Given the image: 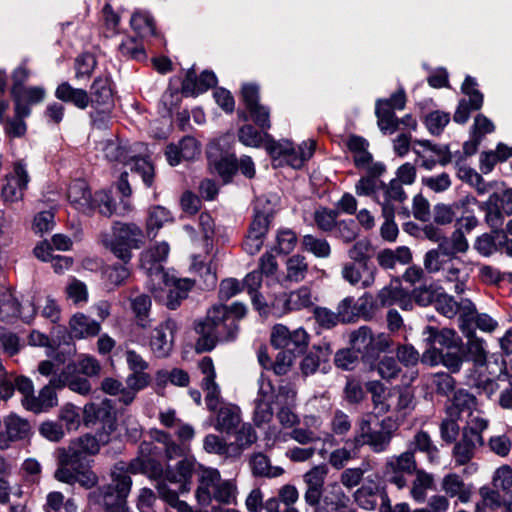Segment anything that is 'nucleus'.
I'll return each mask as SVG.
<instances>
[{
  "instance_id": "obj_17",
  "label": "nucleus",
  "mask_w": 512,
  "mask_h": 512,
  "mask_svg": "<svg viewBox=\"0 0 512 512\" xmlns=\"http://www.w3.org/2000/svg\"><path fill=\"white\" fill-rule=\"evenodd\" d=\"M177 324L172 319L160 323L151 334L150 346L157 357H166L172 350Z\"/></svg>"
},
{
  "instance_id": "obj_44",
  "label": "nucleus",
  "mask_w": 512,
  "mask_h": 512,
  "mask_svg": "<svg viewBox=\"0 0 512 512\" xmlns=\"http://www.w3.org/2000/svg\"><path fill=\"white\" fill-rule=\"evenodd\" d=\"M476 409H478L476 397L465 390H458L454 394L452 405L447 408V414L458 418L461 412L469 414Z\"/></svg>"
},
{
  "instance_id": "obj_16",
  "label": "nucleus",
  "mask_w": 512,
  "mask_h": 512,
  "mask_svg": "<svg viewBox=\"0 0 512 512\" xmlns=\"http://www.w3.org/2000/svg\"><path fill=\"white\" fill-rule=\"evenodd\" d=\"M475 204H478V200L471 195H466L450 204L438 203L433 208V220L438 225H450L457 219L458 212L466 214L468 207Z\"/></svg>"
},
{
  "instance_id": "obj_59",
  "label": "nucleus",
  "mask_w": 512,
  "mask_h": 512,
  "mask_svg": "<svg viewBox=\"0 0 512 512\" xmlns=\"http://www.w3.org/2000/svg\"><path fill=\"white\" fill-rule=\"evenodd\" d=\"M119 54L126 59L142 61L146 59V53L142 41L134 37H126L119 44Z\"/></svg>"
},
{
  "instance_id": "obj_7",
  "label": "nucleus",
  "mask_w": 512,
  "mask_h": 512,
  "mask_svg": "<svg viewBox=\"0 0 512 512\" xmlns=\"http://www.w3.org/2000/svg\"><path fill=\"white\" fill-rule=\"evenodd\" d=\"M270 342L277 349L302 354L308 347L309 335L301 327L290 331L285 325L276 324L272 328Z\"/></svg>"
},
{
  "instance_id": "obj_12",
  "label": "nucleus",
  "mask_w": 512,
  "mask_h": 512,
  "mask_svg": "<svg viewBox=\"0 0 512 512\" xmlns=\"http://www.w3.org/2000/svg\"><path fill=\"white\" fill-rule=\"evenodd\" d=\"M83 420L86 425L101 424L102 433L108 436L116 429L115 413L109 400L86 404L83 410Z\"/></svg>"
},
{
  "instance_id": "obj_57",
  "label": "nucleus",
  "mask_w": 512,
  "mask_h": 512,
  "mask_svg": "<svg viewBox=\"0 0 512 512\" xmlns=\"http://www.w3.org/2000/svg\"><path fill=\"white\" fill-rule=\"evenodd\" d=\"M20 314V304L9 289L0 291V319L10 321Z\"/></svg>"
},
{
  "instance_id": "obj_4",
  "label": "nucleus",
  "mask_w": 512,
  "mask_h": 512,
  "mask_svg": "<svg viewBox=\"0 0 512 512\" xmlns=\"http://www.w3.org/2000/svg\"><path fill=\"white\" fill-rule=\"evenodd\" d=\"M137 147H144V145L136 144L134 148L127 149L118 140H107L103 143L102 150L107 160L129 166L132 172L141 176L147 187H151L154 179V167L146 157L136 155Z\"/></svg>"
},
{
  "instance_id": "obj_26",
  "label": "nucleus",
  "mask_w": 512,
  "mask_h": 512,
  "mask_svg": "<svg viewBox=\"0 0 512 512\" xmlns=\"http://www.w3.org/2000/svg\"><path fill=\"white\" fill-rule=\"evenodd\" d=\"M92 194L86 181L78 179L71 182L67 197L70 204L78 211L90 214L92 207Z\"/></svg>"
},
{
  "instance_id": "obj_10",
  "label": "nucleus",
  "mask_w": 512,
  "mask_h": 512,
  "mask_svg": "<svg viewBox=\"0 0 512 512\" xmlns=\"http://www.w3.org/2000/svg\"><path fill=\"white\" fill-rule=\"evenodd\" d=\"M475 78L467 76L461 90L467 96L459 101L453 119L456 123L464 124L468 121L472 111L479 110L483 105V94L476 89Z\"/></svg>"
},
{
  "instance_id": "obj_34",
  "label": "nucleus",
  "mask_w": 512,
  "mask_h": 512,
  "mask_svg": "<svg viewBox=\"0 0 512 512\" xmlns=\"http://www.w3.org/2000/svg\"><path fill=\"white\" fill-rule=\"evenodd\" d=\"M298 244L296 233L290 228H279L275 233V239L270 245V250L266 256L289 255L294 251Z\"/></svg>"
},
{
  "instance_id": "obj_39",
  "label": "nucleus",
  "mask_w": 512,
  "mask_h": 512,
  "mask_svg": "<svg viewBox=\"0 0 512 512\" xmlns=\"http://www.w3.org/2000/svg\"><path fill=\"white\" fill-rule=\"evenodd\" d=\"M382 495L387 493L376 485H363L353 494L357 505L365 510H374L378 506V499L382 503Z\"/></svg>"
},
{
  "instance_id": "obj_11",
  "label": "nucleus",
  "mask_w": 512,
  "mask_h": 512,
  "mask_svg": "<svg viewBox=\"0 0 512 512\" xmlns=\"http://www.w3.org/2000/svg\"><path fill=\"white\" fill-rule=\"evenodd\" d=\"M242 100L250 118L261 130L271 127L270 110L259 103V87L254 84H245L241 90Z\"/></svg>"
},
{
  "instance_id": "obj_62",
  "label": "nucleus",
  "mask_w": 512,
  "mask_h": 512,
  "mask_svg": "<svg viewBox=\"0 0 512 512\" xmlns=\"http://www.w3.org/2000/svg\"><path fill=\"white\" fill-rule=\"evenodd\" d=\"M384 182L373 176H364L355 185L356 194L359 196H371L376 202V196H381Z\"/></svg>"
},
{
  "instance_id": "obj_5",
  "label": "nucleus",
  "mask_w": 512,
  "mask_h": 512,
  "mask_svg": "<svg viewBox=\"0 0 512 512\" xmlns=\"http://www.w3.org/2000/svg\"><path fill=\"white\" fill-rule=\"evenodd\" d=\"M114 239L107 234L100 236V242L110 252L117 254L127 249H138L143 245V231L133 223H117L113 226Z\"/></svg>"
},
{
  "instance_id": "obj_60",
  "label": "nucleus",
  "mask_w": 512,
  "mask_h": 512,
  "mask_svg": "<svg viewBox=\"0 0 512 512\" xmlns=\"http://www.w3.org/2000/svg\"><path fill=\"white\" fill-rule=\"evenodd\" d=\"M411 445L414 450L425 453L430 462H435L438 459V448L427 432L418 431L414 435Z\"/></svg>"
},
{
  "instance_id": "obj_25",
  "label": "nucleus",
  "mask_w": 512,
  "mask_h": 512,
  "mask_svg": "<svg viewBox=\"0 0 512 512\" xmlns=\"http://www.w3.org/2000/svg\"><path fill=\"white\" fill-rule=\"evenodd\" d=\"M121 208L117 210L115 201L109 191L100 190L92 196L91 213L97 210L101 215L110 217L113 214L125 215L132 210V205L129 200L122 199Z\"/></svg>"
},
{
  "instance_id": "obj_14",
  "label": "nucleus",
  "mask_w": 512,
  "mask_h": 512,
  "mask_svg": "<svg viewBox=\"0 0 512 512\" xmlns=\"http://www.w3.org/2000/svg\"><path fill=\"white\" fill-rule=\"evenodd\" d=\"M277 198L260 196L256 199L254 217L248 232L265 237L276 212Z\"/></svg>"
},
{
  "instance_id": "obj_45",
  "label": "nucleus",
  "mask_w": 512,
  "mask_h": 512,
  "mask_svg": "<svg viewBox=\"0 0 512 512\" xmlns=\"http://www.w3.org/2000/svg\"><path fill=\"white\" fill-rule=\"evenodd\" d=\"M314 349L316 351H311L307 354L300 364V369L304 376L314 374L319 369L320 363L322 361H327L328 357L332 353L330 345H325L323 347L317 346L314 347Z\"/></svg>"
},
{
  "instance_id": "obj_2",
  "label": "nucleus",
  "mask_w": 512,
  "mask_h": 512,
  "mask_svg": "<svg viewBox=\"0 0 512 512\" xmlns=\"http://www.w3.org/2000/svg\"><path fill=\"white\" fill-rule=\"evenodd\" d=\"M132 479L124 467L115 465L109 484L89 494L90 502L100 505L104 512H128L127 497L131 491Z\"/></svg>"
},
{
  "instance_id": "obj_56",
  "label": "nucleus",
  "mask_w": 512,
  "mask_h": 512,
  "mask_svg": "<svg viewBox=\"0 0 512 512\" xmlns=\"http://www.w3.org/2000/svg\"><path fill=\"white\" fill-rule=\"evenodd\" d=\"M440 248L446 256L456 253H465L468 250L469 244L461 229H455L449 239L444 238L440 243Z\"/></svg>"
},
{
  "instance_id": "obj_31",
  "label": "nucleus",
  "mask_w": 512,
  "mask_h": 512,
  "mask_svg": "<svg viewBox=\"0 0 512 512\" xmlns=\"http://www.w3.org/2000/svg\"><path fill=\"white\" fill-rule=\"evenodd\" d=\"M55 97L60 101L71 103L82 110L86 109L90 104L88 92L80 88H74L68 82H62L57 86Z\"/></svg>"
},
{
  "instance_id": "obj_42",
  "label": "nucleus",
  "mask_w": 512,
  "mask_h": 512,
  "mask_svg": "<svg viewBox=\"0 0 512 512\" xmlns=\"http://www.w3.org/2000/svg\"><path fill=\"white\" fill-rule=\"evenodd\" d=\"M174 217L170 210L161 205H153L148 208L146 219L147 234H155L167 223L173 222Z\"/></svg>"
},
{
  "instance_id": "obj_18",
  "label": "nucleus",
  "mask_w": 512,
  "mask_h": 512,
  "mask_svg": "<svg viewBox=\"0 0 512 512\" xmlns=\"http://www.w3.org/2000/svg\"><path fill=\"white\" fill-rule=\"evenodd\" d=\"M5 431L0 433V448L9 447L10 442L22 441L31 435L32 427L28 420L16 414L4 418Z\"/></svg>"
},
{
  "instance_id": "obj_6",
  "label": "nucleus",
  "mask_w": 512,
  "mask_h": 512,
  "mask_svg": "<svg viewBox=\"0 0 512 512\" xmlns=\"http://www.w3.org/2000/svg\"><path fill=\"white\" fill-rule=\"evenodd\" d=\"M266 149L273 157H283L291 167L299 169L312 157L315 142L308 140L294 147L293 144L287 140L279 142L269 140L266 144Z\"/></svg>"
},
{
  "instance_id": "obj_36",
  "label": "nucleus",
  "mask_w": 512,
  "mask_h": 512,
  "mask_svg": "<svg viewBox=\"0 0 512 512\" xmlns=\"http://www.w3.org/2000/svg\"><path fill=\"white\" fill-rule=\"evenodd\" d=\"M367 391L371 394L374 411L378 415H383L392 410L390 402L392 393L386 391V387L380 381H369L366 384Z\"/></svg>"
},
{
  "instance_id": "obj_41",
  "label": "nucleus",
  "mask_w": 512,
  "mask_h": 512,
  "mask_svg": "<svg viewBox=\"0 0 512 512\" xmlns=\"http://www.w3.org/2000/svg\"><path fill=\"white\" fill-rule=\"evenodd\" d=\"M90 104L96 107L109 106L112 103V89L107 76L97 77L91 86Z\"/></svg>"
},
{
  "instance_id": "obj_64",
  "label": "nucleus",
  "mask_w": 512,
  "mask_h": 512,
  "mask_svg": "<svg viewBox=\"0 0 512 512\" xmlns=\"http://www.w3.org/2000/svg\"><path fill=\"white\" fill-rule=\"evenodd\" d=\"M163 258H142L141 268L144 269L147 275L152 281H156L158 284L164 283L169 285L170 277L164 271V267L161 263Z\"/></svg>"
},
{
  "instance_id": "obj_40",
  "label": "nucleus",
  "mask_w": 512,
  "mask_h": 512,
  "mask_svg": "<svg viewBox=\"0 0 512 512\" xmlns=\"http://www.w3.org/2000/svg\"><path fill=\"white\" fill-rule=\"evenodd\" d=\"M72 334L76 338L92 337L99 334L101 325L99 322L84 314H75L69 322Z\"/></svg>"
},
{
  "instance_id": "obj_9",
  "label": "nucleus",
  "mask_w": 512,
  "mask_h": 512,
  "mask_svg": "<svg viewBox=\"0 0 512 512\" xmlns=\"http://www.w3.org/2000/svg\"><path fill=\"white\" fill-rule=\"evenodd\" d=\"M413 152L421 159V166L427 170H432L437 163L445 166L452 160L447 146L433 144L429 140H415Z\"/></svg>"
},
{
  "instance_id": "obj_19",
  "label": "nucleus",
  "mask_w": 512,
  "mask_h": 512,
  "mask_svg": "<svg viewBox=\"0 0 512 512\" xmlns=\"http://www.w3.org/2000/svg\"><path fill=\"white\" fill-rule=\"evenodd\" d=\"M11 93L15 102V111L18 115H30L31 105L42 102L46 95L43 87H24L23 85H13Z\"/></svg>"
},
{
  "instance_id": "obj_38",
  "label": "nucleus",
  "mask_w": 512,
  "mask_h": 512,
  "mask_svg": "<svg viewBox=\"0 0 512 512\" xmlns=\"http://www.w3.org/2000/svg\"><path fill=\"white\" fill-rule=\"evenodd\" d=\"M56 388L59 387L53 385L51 379L49 384L40 390L38 396L27 398V409L39 413L57 405Z\"/></svg>"
},
{
  "instance_id": "obj_21",
  "label": "nucleus",
  "mask_w": 512,
  "mask_h": 512,
  "mask_svg": "<svg viewBox=\"0 0 512 512\" xmlns=\"http://www.w3.org/2000/svg\"><path fill=\"white\" fill-rule=\"evenodd\" d=\"M210 169L224 180L229 179L237 170V158L234 154H221L219 143L212 142L207 149Z\"/></svg>"
},
{
  "instance_id": "obj_61",
  "label": "nucleus",
  "mask_w": 512,
  "mask_h": 512,
  "mask_svg": "<svg viewBox=\"0 0 512 512\" xmlns=\"http://www.w3.org/2000/svg\"><path fill=\"white\" fill-rule=\"evenodd\" d=\"M262 131L260 132L254 126L246 124L238 130V139L245 146L257 148L261 146L264 140L270 138V135L265 132L266 130Z\"/></svg>"
},
{
  "instance_id": "obj_33",
  "label": "nucleus",
  "mask_w": 512,
  "mask_h": 512,
  "mask_svg": "<svg viewBox=\"0 0 512 512\" xmlns=\"http://www.w3.org/2000/svg\"><path fill=\"white\" fill-rule=\"evenodd\" d=\"M235 442H230L231 459H239L243 451L257 441V433L249 423H244L235 431Z\"/></svg>"
},
{
  "instance_id": "obj_8",
  "label": "nucleus",
  "mask_w": 512,
  "mask_h": 512,
  "mask_svg": "<svg viewBox=\"0 0 512 512\" xmlns=\"http://www.w3.org/2000/svg\"><path fill=\"white\" fill-rule=\"evenodd\" d=\"M29 182L30 176L27 164L22 159L15 161L12 171L5 177V184L1 190L3 200L11 203L22 200Z\"/></svg>"
},
{
  "instance_id": "obj_23",
  "label": "nucleus",
  "mask_w": 512,
  "mask_h": 512,
  "mask_svg": "<svg viewBox=\"0 0 512 512\" xmlns=\"http://www.w3.org/2000/svg\"><path fill=\"white\" fill-rule=\"evenodd\" d=\"M312 304V294L307 287H301L289 294L282 293L273 302L274 308L278 309L281 313L307 308Z\"/></svg>"
},
{
  "instance_id": "obj_3",
  "label": "nucleus",
  "mask_w": 512,
  "mask_h": 512,
  "mask_svg": "<svg viewBox=\"0 0 512 512\" xmlns=\"http://www.w3.org/2000/svg\"><path fill=\"white\" fill-rule=\"evenodd\" d=\"M463 334L467 338V358L472 361V368H470L467 374V384L482 390L487 395H491L496 391L497 384L484 371L487 362L484 341L476 336L474 330H469Z\"/></svg>"
},
{
  "instance_id": "obj_43",
  "label": "nucleus",
  "mask_w": 512,
  "mask_h": 512,
  "mask_svg": "<svg viewBox=\"0 0 512 512\" xmlns=\"http://www.w3.org/2000/svg\"><path fill=\"white\" fill-rule=\"evenodd\" d=\"M406 198L402 184L397 180H391L388 185L384 183L381 196H376V203L381 206V210L386 206L395 210L393 202L402 203Z\"/></svg>"
},
{
  "instance_id": "obj_29",
  "label": "nucleus",
  "mask_w": 512,
  "mask_h": 512,
  "mask_svg": "<svg viewBox=\"0 0 512 512\" xmlns=\"http://www.w3.org/2000/svg\"><path fill=\"white\" fill-rule=\"evenodd\" d=\"M441 490L447 497H457L461 503H467L472 496L470 485L465 484L462 477L456 473L445 475L441 481Z\"/></svg>"
},
{
  "instance_id": "obj_1",
  "label": "nucleus",
  "mask_w": 512,
  "mask_h": 512,
  "mask_svg": "<svg viewBox=\"0 0 512 512\" xmlns=\"http://www.w3.org/2000/svg\"><path fill=\"white\" fill-rule=\"evenodd\" d=\"M247 307L235 302L230 306L213 305L208 309L206 317L195 328L199 338L195 344L197 352H208L218 342L232 341L239 333V321L245 317Z\"/></svg>"
},
{
  "instance_id": "obj_63",
  "label": "nucleus",
  "mask_w": 512,
  "mask_h": 512,
  "mask_svg": "<svg viewBox=\"0 0 512 512\" xmlns=\"http://www.w3.org/2000/svg\"><path fill=\"white\" fill-rule=\"evenodd\" d=\"M489 421L479 409L467 415L466 425L463 428V433L472 437L483 438L482 433L488 428Z\"/></svg>"
},
{
  "instance_id": "obj_37",
  "label": "nucleus",
  "mask_w": 512,
  "mask_h": 512,
  "mask_svg": "<svg viewBox=\"0 0 512 512\" xmlns=\"http://www.w3.org/2000/svg\"><path fill=\"white\" fill-rule=\"evenodd\" d=\"M342 274L352 285L359 283L361 280H363L364 285H368L373 271L369 268L366 258H355L353 262L344 266Z\"/></svg>"
},
{
  "instance_id": "obj_50",
  "label": "nucleus",
  "mask_w": 512,
  "mask_h": 512,
  "mask_svg": "<svg viewBox=\"0 0 512 512\" xmlns=\"http://www.w3.org/2000/svg\"><path fill=\"white\" fill-rule=\"evenodd\" d=\"M434 477L432 474L424 470H417L415 472V479L412 481L410 490L411 497L416 502H424L426 499L427 491L433 489Z\"/></svg>"
},
{
  "instance_id": "obj_53",
  "label": "nucleus",
  "mask_w": 512,
  "mask_h": 512,
  "mask_svg": "<svg viewBox=\"0 0 512 512\" xmlns=\"http://www.w3.org/2000/svg\"><path fill=\"white\" fill-rule=\"evenodd\" d=\"M373 334L369 327L362 326L350 333V344L355 352L369 357Z\"/></svg>"
},
{
  "instance_id": "obj_28",
  "label": "nucleus",
  "mask_w": 512,
  "mask_h": 512,
  "mask_svg": "<svg viewBox=\"0 0 512 512\" xmlns=\"http://www.w3.org/2000/svg\"><path fill=\"white\" fill-rule=\"evenodd\" d=\"M221 481V475L217 469L202 468L199 471V486L196 497L201 505H208L212 499V492Z\"/></svg>"
},
{
  "instance_id": "obj_20",
  "label": "nucleus",
  "mask_w": 512,
  "mask_h": 512,
  "mask_svg": "<svg viewBox=\"0 0 512 512\" xmlns=\"http://www.w3.org/2000/svg\"><path fill=\"white\" fill-rule=\"evenodd\" d=\"M200 145L191 136L182 138L178 143L169 144L165 150V156L171 166L179 165L182 161L194 160L200 155Z\"/></svg>"
},
{
  "instance_id": "obj_52",
  "label": "nucleus",
  "mask_w": 512,
  "mask_h": 512,
  "mask_svg": "<svg viewBox=\"0 0 512 512\" xmlns=\"http://www.w3.org/2000/svg\"><path fill=\"white\" fill-rule=\"evenodd\" d=\"M262 391L263 388H261L258 397L255 399V410L253 414V421L258 427L270 422L273 417L271 397L262 394Z\"/></svg>"
},
{
  "instance_id": "obj_22",
  "label": "nucleus",
  "mask_w": 512,
  "mask_h": 512,
  "mask_svg": "<svg viewBox=\"0 0 512 512\" xmlns=\"http://www.w3.org/2000/svg\"><path fill=\"white\" fill-rule=\"evenodd\" d=\"M328 471L329 469L326 464H319L313 466L303 475L305 485L304 501L315 503L316 498L323 496Z\"/></svg>"
},
{
  "instance_id": "obj_32",
  "label": "nucleus",
  "mask_w": 512,
  "mask_h": 512,
  "mask_svg": "<svg viewBox=\"0 0 512 512\" xmlns=\"http://www.w3.org/2000/svg\"><path fill=\"white\" fill-rule=\"evenodd\" d=\"M484 444L483 438L472 437L462 432L461 439L453 448V458L459 466L467 464L475 455L477 446Z\"/></svg>"
},
{
  "instance_id": "obj_48",
  "label": "nucleus",
  "mask_w": 512,
  "mask_h": 512,
  "mask_svg": "<svg viewBox=\"0 0 512 512\" xmlns=\"http://www.w3.org/2000/svg\"><path fill=\"white\" fill-rule=\"evenodd\" d=\"M424 265L430 273L442 272L449 281L459 279L460 269L453 263L452 258H425Z\"/></svg>"
},
{
  "instance_id": "obj_30",
  "label": "nucleus",
  "mask_w": 512,
  "mask_h": 512,
  "mask_svg": "<svg viewBox=\"0 0 512 512\" xmlns=\"http://www.w3.org/2000/svg\"><path fill=\"white\" fill-rule=\"evenodd\" d=\"M166 306L171 309H177L181 302L187 298L189 291L194 286V281L189 278H174L169 279Z\"/></svg>"
},
{
  "instance_id": "obj_27",
  "label": "nucleus",
  "mask_w": 512,
  "mask_h": 512,
  "mask_svg": "<svg viewBox=\"0 0 512 512\" xmlns=\"http://www.w3.org/2000/svg\"><path fill=\"white\" fill-rule=\"evenodd\" d=\"M241 421L240 408L237 405L225 403L217 410L214 427L217 431L230 434L238 428Z\"/></svg>"
},
{
  "instance_id": "obj_51",
  "label": "nucleus",
  "mask_w": 512,
  "mask_h": 512,
  "mask_svg": "<svg viewBox=\"0 0 512 512\" xmlns=\"http://www.w3.org/2000/svg\"><path fill=\"white\" fill-rule=\"evenodd\" d=\"M109 442V436L104 433H97L96 436L86 434L80 437L77 442H74L70 447H76L80 451V457L83 459V454H95L99 451L100 444Z\"/></svg>"
},
{
  "instance_id": "obj_49",
  "label": "nucleus",
  "mask_w": 512,
  "mask_h": 512,
  "mask_svg": "<svg viewBox=\"0 0 512 512\" xmlns=\"http://www.w3.org/2000/svg\"><path fill=\"white\" fill-rule=\"evenodd\" d=\"M151 305V299L146 294H140L131 298V307L135 313L136 323L143 329H147L152 324V319L149 317Z\"/></svg>"
},
{
  "instance_id": "obj_58",
  "label": "nucleus",
  "mask_w": 512,
  "mask_h": 512,
  "mask_svg": "<svg viewBox=\"0 0 512 512\" xmlns=\"http://www.w3.org/2000/svg\"><path fill=\"white\" fill-rule=\"evenodd\" d=\"M385 465L408 475L417 471V462L414 451L412 450L405 451L397 456H392Z\"/></svg>"
},
{
  "instance_id": "obj_35",
  "label": "nucleus",
  "mask_w": 512,
  "mask_h": 512,
  "mask_svg": "<svg viewBox=\"0 0 512 512\" xmlns=\"http://www.w3.org/2000/svg\"><path fill=\"white\" fill-rule=\"evenodd\" d=\"M485 213L486 224L494 231H500L504 223V212L498 202L497 193H492L486 201L476 204Z\"/></svg>"
},
{
  "instance_id": "obj_15",
  "label": "nucleus",
  "mask_w": 512,
  "mask_h": 512,
  "mask_svg": "<svg viewBox=\"0 0 512 512\" xmlns=\"http://www.w3.org/2000/svg\"><path fill=\"white\" fill-rule=\"evenodd\" d=\"M474 249L482 256H490L494 253H506L512 256V238L503 231L492 230V233H484L476 238Z\"/></svg>"
},
{
  "instance_id": "obj_46",
  "label": "nucleus",
  "mask_w": 512,
  "mask_h": 512,
  "mask_svg": "<svg viewBox=\"0 0 512 512\" xmlns=\"http://www.w3.org/2000/svg\"><path fill=\"white\" fill-rule=\"evenodd\" d=\"M52 384L58 387H68L71 391L80 395H88L91 392V384L85 377L70 375L63 372L59 377L52 378Z\"/></svg>"
},
{
  "instance_id": "obj_55",
  "label": "nucleus",
  "mask_w": 512,
  "mask_h": 512,
  "mask_svg": "<svg viewBox=\"0 0 512 512\" xmlns=\"http://www.w3.org/2000/svg\"><path fill=\"white\" fill-rule=\"evenodd\" d=\"M124 471H126L129 476L130 473H145L148 474L149 477L158 478L161 476L163 469L162 466L156 461L151 459L136 458L129 463L127 469L124 468Z\"/></svg>"
},
{
  "instance_id": "obj_24",
  "label": "nucleus",
  "mask_w": 512,
  "mask_h": 512,
  "mask_svg": "<svg viewBox=\"0 0 512 512\" xmlns=\"http://www.w3.org/2000/svg\"><path fill=\"white\" fill-rule=\"evenodd\" d=\"M217 83L215 74L211 71H204L198 78L193 69L188 70L182 82L181 91L185 96L199 95L214 87Z\"/></svg>"
},
{
  "instance_id": "obj_47",
  "label": "nucleus",
  "mask_w": 512,
  "mask_h": 512,
  "mask_svg": "<svg viewBox=\"0 0 512 512\" xmlns=\"http://www.w3.org/2000/svg\"><path fill=\"white\" fill-rule=\"evenodd\" d=\"M249 465L254 476L274 478L282 475L281 467H273L266 455L255 453L250 457Z\"/></svg>"
},
{
  "instance_id": "obj_13",
  "label": "nucleus",
  "mask_w": 512,
  "mask_h": 512,
  "mask_svg": "<svg viewBox=\"0 0 512 512\" xmlns=\"http://www.w3.org/2000/svg\"><path fill=\"white\" fill-rule=\"evenodd\" d=\"M83 459L76 447L59 450L58 467L54 473L55 478L63 483L75 484V476L83 468Z\"/></svg>"
},
{
  "instance_id": "obj_54",
  "label": "nucleus",
  "mask_w": 512,
  "mask_h": 512,
  "mask_svg": "<svg viewBox=\"0 0 512 512\" xmlns=\"http://www.w3.org/2000/svg\"><path fill=\"white\" fill-rule=\"evenodd\" d=\"M332 510H338L340 508H347L349 505L350 498L341 487L338 482H332L328 485L326 494L323 493L322 499Z\"/></svg>"
}]
</instances>
